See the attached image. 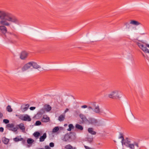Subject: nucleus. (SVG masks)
<instances>
[{"label": "nucleus", "mask_w": 149, "mask_h": 149, "mask_svg": "<svg viewBox=\"0 0 149 149\" xmlns=\"http://www.w3.org/2000/svg\"><path fill=\"white\" fill-rule=\"evenodd\" d=\"M0 30L2 33L5 34L7 33V30L5 26H8L10 24L7 21L18 24L19 21L11 13L3 10H0Z\"/></svg>", "instance_id": "nucleus-1"}, {"label": "nucleus", "mask_w": 149, "mask_h": 149, "mask_svg": "<svg viewBox=\"0 0 149 149\" xmlns=\"http://www.w3.org/2000/svg\"><path fill=\"white\" fill-rule=\"evenodd\" d=\"M81 107L83 109L88 107L89 111L92 110L94 112L96 113L100 114L103 113L102 111L100 110L99 105L95 102H92L90 106H88L86 105H84L82 106Z\"/></svg>", "instance_id": "nucleus-2"}, {"label": "nucleus", "mask_w": 149, "mask_h": 149, "mask_svg": "<svg viewBox=\"0 0 149 149\" xmlns=\"http://www.w3.org/2000/svg\"><path fill=\"white\" fill-rule=\"evenodd\" d=\"M120 92L118 90H114L109 94L108 96L109 98H119L120 97Z\"/></svg>", "instance_id": "nucleus-3"}, {"label": "nucleus", "mask_w": 149, "mask_h": 149, "mask_svg": "<svg viewBox=\"0 0 149 149\" xmlns=\"http://www.w3.org/2000/svg\"><path fill=\"white\" fill-rule=\"evenodd\" d=\"M97 123L98 121L97 119L94 118L90 117L87 119L86 123L95 126Z\"/></svg>", "instance_id": "nucleus-4"}, {"label": "nucleus", "mask_w": 149, "mask_h": 149, "mask_svg": "<svg viewBox=\"0 0 149 149\" xmlns=\"http://www.w3.org/2000/svg\"><path fill=\"white\" fill-rule=\"evenodd\" d=\"M14 125L13 124H8L6 125V127L7 129L10 130H11L14 132L17 131V128L14 127Z\"/></svg>", "instance_id": "nucleus-5"}, {"label": "nucleus", "mask_w": 149, "mask_h": 149, "mask_svg": "<svg viewBox=\"0 0 149 149\" xmlns=\"http://www.w3.org/2000/svg\"><path fill=\"white\" fill-rule=\"evenodd\" d=\"M19 118L22 120L24 121H30L31 120V119L29 116L27 114L25 115L24 116L21 115Z\"/></svg>", "instance_id": "nucleus-6"}, {"label": "nucleus", "mask_w": 149, "mask_h": 149, "mask_svg": "<svg viewBox=\"0 0 149 149\" xmlns=\"http://www.w3.org/2000/svg\"><path fill=\"white\" fill-rule=\"evenodd\" d=\"M62 140L65 142H70L71 140V137L70 134H66L64 135Z\"/></svg>", "instance_id": "nucleus-7"}, {"label": "nucleus", "mask_w": 149, "mask_h": 149, "mask_svg": "<svg viewBox=\"0 0 149 149\" xmlns=\"http://www.w3.org/2000/svg\"><path fill=\"white\" fill-rule=\"evenodd\" d=\"M128 147L131 149H140L139 148L138 144L136 143H135L134 144H129Z\"/></svg>", "instance_id": "nucleus-8"}, {"label": "nucleus", "mask_w": 149, "mask_h": 149, "mask_svg": "<svg viewBox=\"0 0 149 149\" xmlns=\"http://www.w3.org/2000/svg\"><path fill=\"white\" fill-rule=\"evenodd\" d=\"M28 55V53L27 52L23 51L21 53L20 58L21 59L24 60L27 57Z\"/></svg>", "instance_id": "nucleus-9"}, {"label": "nucleus", "mask_w": 149, "mask_h": 149, "mask_svg": "<svg viewBox=\"0 0 149 149\" xmlns=\"http://www.w3.org/2000/svg\"><path fill=\"white\" fill-rule=\"evenodd\" d=\"M31 67L30 62L25 64L22 68V71L24 72L28 70Z\"/></svg>", "instance_id": "nucleus-10"}, {"label": "nucleus", "mask_w": 149, "mask_h": 149, "mask_svg": "<svg viewBox=\"0 0 149 149\" xmlns=\"http://www.w3.org/2000/svg\"><path fill=\"white\" fill-rule=\"evenodd\" d=\"M29 106V105L28 104L25 105H23L21 107V110L23 112H24L27 110Z\"/></svg>", "instance_id": "nucleus-11"}, {"label": "nucleus", "mask_w": 149, "mask_h": 149, "mask_svg": "<svg viewBox=\"0 0 149 149\" xmlns=\"http://www.w3.org/2000/svg\"><path fill=\"white\" fill-rule=\"evenodd\" d=\"M31 66H32L34 68L38 69L40 68L41 67L40 65H38L36 63L34 62H30Z\"/></svg>", "instance_id": "nucleus-12"}, {"label": "nucleus", "mask_w": 149, "mask_h": 149, "mask_svg": "<svg viewBox=\"0 0 149 149\" xmlns=\"http://www.w3.org/2000/svg\"><path fill=\"white\" fill-rule=\"evenodd\" d=\"M146 46H145L143 45L141 48V49H142L144 52L149 54V50L146 47L149 48V44H146Z\"/></svg>", "instance_id": "nucleus-13"}, {"label": "nucleus", "mask_w": 149, "mask_h": 149, "mask_svg": "<svg viewBox=\"0 0 149 149\" xmlns=\"http://www.w3.org/2000/svg\"><path fill=\"white\" fill-rule=\"evenodd\" d=\"M49 120V118L46 115H44L42 118L41 121L43 122L46 123Z\"/></svg>", "instance_id": "nucleus-14"}, {"label": "nucleus", "mask_w": 149, "mask_h": 149, "mask_svg": "<svg viewBox=\"0 0 149 149\" xmlns=\"http://www.w3.org/2000/svg\"><path fill=\"white\" fill-rule=\"evenodd\" d=\"M79 116L83 122L86 123L88 119L86 118L85 116L83 114L81 113L79 114Z\"/></svg>", "instance_id": "nucleus-15"}, {"label": "nucleus", "mask_w": 149, "mask_h": 149, "mask_svg": "<svg viewBox=\"0 0 149 149\" xmlns=\"http://www.w3.org/2000/svg\"><path fill=\"white\" fill-rule=\"evenodd\" d=\"M47 137V135L46 133H44L43 135L41 136L39 138V141L40 142H43L44 141L45 139Z\"/></svg>", "instance_id": "nucleus-16"}, {"label": "nucleus", "mask_w": 149, "mask_h": 149, "mask_svg": "<svg viewBox=\"0 0 149 149\" xmlns=\"http://www.w3.org/2000/svg\"><path fill=\"white\" fill-rule=\"evenodd\" d=\"M130 23L131 24L136 26H138L140 24V23L138 21L133 20H131Z\"/></svg>", "instance_id": "nucleus-17"}, {"label": "nucleus", "mask_w": 149, "mask_h": 149, "mask_svg": "<svg viewBox=\"0 0 149 149\" xmlns=\"http://www.w3.org/2000/svg\"><path fill=\"white\" fill-rule=\"evenodd\" d=\"M130 141L128 140V139L127 138L125 139H124L123 143H122V144H123L124 145H126V144H128V146L129 144H130Z\"/></svg>", "instance_id": "nucleus-18"}, {"label": "nucleus", "mask_w": 149, "mask_h": 149, "mask_svg": "<svg viewBox=\"0 0 149 149\" xmlns=\"http://www.w3.org/2000/svg\"><path fill=\"white\" fill-rule=\"evenodd\" d=\"M88 132L93 135H95L96 134L95 132L93 130V129L92 128H89L88 129Z\"/></svg>", "instance_id": "nucleus-19"}, {"label": "nucleus", "mask_w": 149, "mask_h": 149, "mask_svg": "<svg viewBox=\"0 0 149 149\" xmlns=\"http://www.w3.org/2000/svg\"><path fill=\"white\" fill-rule=\"evenodd\" d=\"M7 34L8 35H12L13 36V37L15 38L19 39V36L18 35L14 33H11L10 32H7Z\"/></svg>", "instance_id": "nucleus-20"}, {"label": "nucleus", "mask_w": 149, "mask_h": 149, "mask_svg": "<svg viewBox=\"0 0 149 149\" xmlns=\"http://www.w3.org/2000/svg\"><path fill=\"white\" fill-rule=\"evenodd\" d=\"M65 118V114H62L60 115L58 118V120L60 121H63Z\"/></svg>", "instance_id": "nucleus-21"}, {"label": "nucleus", "mask_w": 149, "mask_h": 149, "mask_svg": "<svg viewBox=\"0 0 149 149\" xmlns=\"http://www.w3.org/2000/svg\"><path fill=\"white\" fill-rule=\"evenodd\" d=\"M19 128L22 130L23 132H24L25 131V128L24 125L22 123L20 124L19 125Z\"/></svg>", "instance_id": "nucleus-22"}, {"label": "nucleus", "mask_w": 149, "mask_h": 149, "mask_svg": "<svg viewBox=\"0 0 149 149\" xmlns=\"http://www.w3.org/2000/svg\"><path fill=\"white\" fill-rule=\"evenodd\" d=\"M2 141L5 144H8L9 142V139L6 138V137H4L3 138Z\"/></svg>", "instance_id": "nucleus-23"}, {"label": "nucleus", "mask_w": 149, "mask_h": 149, "mask_svg": "<svg viewBox=\"0 0 149 149\" xmlns=\"http://www.w3.org/2000/svg\"><path fill=\"white\" fill-rule=\"evenodd\" d=\"M45 110L47 111H49L51 109V107L49 105H45Z\"/></svg>", "instance_id": "nucleus-24"}, {"label": "nucleus", "mask_w": 149, "mask_h": 149, "mask_svg": "<svg viewBox=\"0 0 149 149\" xmlns=\"http://www.w3.org/2000/svg\"><path fill=\"white\" fill-rule=\"evenodd\" d=\"M75 127L79 130H82L83 129V127L81 125L79 124H76L75 125Z\"/></svg>", "instance_id": "nucleus-25"}, {"label": "nucleus", "mask_w": 149, "mask_h": 149, "mask_svg": "<svg viewBox=\"0 0 149 149\" xmlns=\"http://www.w3.org/2000/svg\"><path fill=\"white\" fill-rule=\"evenodd\" d=\"M33 135L36 139H38L40 136V133L39 132H36L33 133Z\"/></svg>", "instance_id": "nucleus-26"}, {"label": "nucleus", "mask_w": 149, "mask_h": 149, "mask_svg": "<svg viewBox=\"0 0 149 149\" xmlns=\"http://www.w3.org/2000/svg\"><path fill=\"white\" fill-rule=\"evenodd\" d=\"M66 149H75V148H73V147L70 144H68L66 145L65 147Z\"/></svg>", "instance_id": "nucleus-27"}, {"label": "nucleus", "mask_w": 149, "mask_h": 149, "mask_svg": "<svg viewBox=\"0 0 149 149\" xmlns=\"http://www.w3.org/2000/svg\"><path fill=\"white\" fill-rule=\"evenodd\" d=\"M69 128L67 130L68 131H70L72 129H73L74 127L72 124H70L68 125Z\"/></svg>", "instance_id": "nucleus-28"}, {"label": "nucleus", "mask_w": 149, "mask_h": 149, "mask_svg": "<svg viewBox=\"0 0 149 149\" xmlns=\"http://www.w3.org/2000/svg\"><path fill=\"white\" fill-rule=\"evenodd\" d=\"M59 130V128L57 126L54 127L52 130V132L54 133L58 132Z\"/></svg>", "instance_id": "nucleus-29"}, {"label": "nucleus", "mask_w": 149, "mask_h": 149, "mask_svg": "<svg viewBox=\"0 0 149 149\" xmlns=\"http://www.w3.org/2000/svg\"><path fill=\"white\" fill-rule=\"evenodd\" d=\"M119 135H120V136H119L118 138L119 139H122L121 142L122 143H123V141H124V138L123 136V134L121 132H120L119 133Z\"/></svg>", "instance_id": "nucleus-30"}, {"label": "nucleus", "mask_w": 149, "mask_h": 149, "mask_svg": "<svg viewBox=\"0 0 149 149\" xmlns=\"http://www.w3.org/2000/svg\"><path fill=\"white\" fill-rule=\"evenodd\" d=\"M7 111L9 112H11L13 111V109L10 105H8L6 108Z\"/></svg>", "instance_id": "nucleus-31"}, {"label": "nucleus", "mask_w": 149, "mask_h": 149, "mask_svg": "<svg viewBox=\"0 0 149 149\" xmlns=\"http://www.w3.org/2000/svg\"><path fill=\"white\" fill-rule=\"evenodd\" d=\"M27 143L28 144H31L32 143L34 142V140L31 139H28L27 140Z\"/></svg>", "instance_id": "nucleus-32"}, {"label": "nucleus", "mask_w": 149, "mask_h": 149, "mask_svg": "<svg viewBox=\"0 0 149 149\" xmlns=\"http://www.w3.org/2000/svg\"><path fill=\"white\" fill-rule=\"evenodd\" d=\"M130 23H126L125 24V25L126 26V28L128 29H129L131 27V26Z\"/></svg>", "instance_id": "nucleus-33"}, {"label": "nucleus", "mask_w": 149, "mask_h": 149, "mask_svg": "<svg viewBox=\"0 0 149 149\" xmlns=\"http://www.w3.org/2000/svg\"><path fill=\"white\" fill-rule=\"evenodd\" d=\"M22 139H23L22 138H21L20 139H19L17 138H14V141L16 142L21 141L22 140Z\"/></svg>", "instance_id": "nucleus-34"}, {"label": "nucleus", "mask_w": 149, "mask_h": 149, "mask_svg": "<svg viewBox=\"0 0 149 149\" xmlns=\"http://www.w3.org/2000/svg\"><path fill=\"white\" fill-rule=\"evenodd\" d=\"M41 124V122L40 121H36L35 124L36 125H39Z\"/></svg>", "instance_id": "nucleus-35"}, {"label": "nucleus", "mask_w": 149, "mask_h": 149, "mask_svg": "<svg viewBox=\"0 0 149 149\" xmlns=\"http://www.w3.org/2000/svg\"><path fill=\"white\" fill-rule=\"evenodd\" d=\"M9 122V120L8 119H5L3 120V122L5 124H8Z\"/></svg>", "instance_id": "nucleus-36"}, {"label": "nucleus", "mask_w": 149, "mask_h": 149, "mask_svg": "<svg viewBox=\"0 0 149 149\" xmlns=\"http://www.w3.org/2000/svg\"><path fill=\"white\" fill-rule=\"evenodd\" d=\"M137 45L140 49L142 47V46L143 45V44H142L141 43H137Z\"/></svg>", "instance_id": "nucleus-37"}, {"label": "nucleus", "mask_w": 149, "mask_h": 149, "mask_svg": "<svg viewBox=\"0 0 149 149\" xmlns=\"http://www.w3.org/2000/svg\"><path fill=\"white\" fill-rule=\"evenodd\" d=\"M49 146L50 147H53L54 146V143L52 142L50 143H49Z\"/></svg>", "instance_id": "nucleus-38"}, {"label": "nucleus", "mask_w": 149, "mask_h": 149, "mask_svg": "<svg viewBox=\"0 0 149 149\" xmlns=\"http://www.w3.org/2000/svg\"><path fill=\"white\" fill-rule=\"evenodd\" d=\"M4 129L2 127H0V132H3Z\"/></svg>", "instance_id": "nucleus-39"}, {"label": "nucleus", "mask_w": 149, "mask_h": 149, "mask_svg": "<svg viewBox=\"0 0 149 149\" xmlns=\"http://www.w3.org/2000/svg\"><path fill=\"white\" fill-rule=\"evenodd\" d=\"M35 107H32L30 108V109L31 110H33L35 109Z\"/></svg>", "instance_id": "nucleus-40"}, {"label": "nucleus", "mask_w": 149, "mask_h": 149, "mask_svg": "<svg viewBox=\"0 0 149 149\" xmlns=\"http://www.w3.org/2000/svg\"><path fill=\"white\" fill-rule=\"evenodd\" d=\"M45 149H51L48 146H45Z\"/></svg>", "instance_id": "nucleus-41"}, {"label": "nucleus", "mask_w": 149, "mask_h": 149, "mask_svg": "<svg viewBox=\"0 0 149 149\" xmlns=\"http://www.w3.org/2000/svg\"><path fill=\"white\" fill-rule=\"evenodd\" d=\"M84 147L86 149H90L91 148L86 146H84Z\"/></svg>", "instance_id": "nucleus-42"}, {"label": "nucleus", "mask_w": 149, "mask_h": 149, "mask_svg": "<svg viewBox=\"0 0 149 149\" xmlns=\"http://www.w3.org/2000/svg\"><path fill=\"white\" fill-rule=\"evenodd\" d=\"M3 116V114L2 113L0 112V118H1Z\"/></svg>", "instance_id": "nucleus-43"}, {"label": "nucleus", "mask_w": 149, "mask_h": 149, "mask_svg": "<svg viewBox=\"0 0 149 149\" xmlns=\"http://www.w3.org/2000/svg\"><path fill=\"white\" fill-rule=\"evenodd\" d=\"M69 110V109L68 108H67L65 110V113L66 112H68Z\"/></svg>", "instance_id": "nucleus-44"}, {"label": "nucleus", "mask_w": 149, "mask_h": 149, "mask_svg": "<svg viewBox=\"0 0 149 149\" xmlns=\"http://www.w3.org/2000/svg\"><path fill=\"white\" fill-rule=\"evenodd\" d=\"M22 143H25L26 142V141L25 140H24L22 141Z\"/></svg>", "instance_id": "nucleus-45"}, {"label": "nucleus", "mask_w": 149, "mask_h": 149, "mask_svg": "<svg viewBox=\"0 0 149 149\" xmlns=\"http://www.w3.org/2000/svg\"><path fill=\"white\" fill-rule=\"evenodd\" d=\"M17 42V41L16 40H13V43H15V42Z\"/></svg>", "instance_id": "nucleus-46"}, {"label": "nucleus", "mask_w": 149, "mask_h": 149, "mask_svg": "<svg viewBox=\"0 0 149 149\" xmlns=\"http://www.w3.org/2000/svg\"><path fill=\"white\" fill-rule=\"evenodd\" d=\"M67 125V124H64V126H66V125Z\"/></svg>", "instance_id": "nucleus-47"}, {"label": "nucleus", "mask_w": 149, "mask_h": 149, "mask_svg": "<svg viewBox=\"0 0 149 149\" xmlns=\"http://www.w3.org/2000/svg\"><path fill=\"white\" fill-rule=\"evenodd\" d=\"M67 125V124H64V126H66V125Z\"/></svg>", "instance_id": "nucleus-48"}, {"label": "nucleus", "mask_w": 149, "mask_h": 149, "mask_svg": "<svg viewBox=\"0 0 149 149\" xmlns=\"http://www.w3.org/2000/svg\"><path fill=\"white\" fill-rule=\"evenodd\" d=\"M143 56H144V54H143Z\"/></svg>", "instance_id": "nucleus-49"}]
</instances>
